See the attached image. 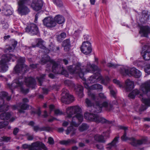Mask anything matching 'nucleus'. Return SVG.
<instances>
[{
	"label": "nucleus",
	"instance_id": "obj_4",
	"mask_svg": "<svg viewBox=\"0 0 150 150\" xmlns=\"http://www.w3.org/2000/svg\"><path fill=\"white\" fill-rule=\"evenodd\" d=\"M84 117L87 120L95 122L98 123L111 124L112 123V121L107 120L104 118L99 116L97 114L87 112L84 114Z\"/></svg>",
	"mask_w": 150,
	"mask_h": 150
},
{
	"label": "nucleus",
	"instance_id": "obj_60",
	"mask_svg": "<svg viewBox=\"0 0 150 150\" xmlns=\"http://www.w3.org/2000/svg\"><path fill=\"white\" fill-rule=\"evenodd\" d=\"M19 129L17 128H15L13 131V134L14 135H16L18 132Z\"/></svg>",
	"mask_w": 150,
	"mask_h": 150
},
{
	"label": "nucleus",
	"instance_id": "obj_36",
	"mask_svg": "<svg viewBox=\"0 0 150 150\" xmlns=\"http://www.w3.org/2000/svg\"><path fill=\"white\" fill-rule=\"evenodd\" d=\"M140 93V91L137 89H135L130 93L128 95V97L130 98H134L136 95Z\"/></svg>",
	"mask_w": 150,
	"mask_h": 150
},
{
	"label": "nucleus",
	"instance_id": "obj_37",
	"mask_svg": "<svg viewBox=\"0 0 150 150\" xmlns=\"http://www.w3.org/2000/svg\"><path fill=\"white\" fill-rule=\"evenodd\" d=\"M17 42L16 41H14V42L13 44H12L11 46L8 47V48L5 49V52H7L8 51L9 52H10L12 51L14 49L17 45Z\"/></svg>",
	"mask_w": 150,
	"mask_h": 150
},
{
	"label": "nucleus",
	"instance_id": "obj_19",
	"mask_svg": "<svg viewBox=\"0 0 150 150\" xmlns=\"http://www.w3.org/2000/svg\"><path fill=\"white\" fill-rule=\"evenodd\" d=\"M88 95L93 100H94L95 102V103L94 105L91 102V101L89 100L88 98H86V99L85 101L86 106L88 107H93V108L94 109L93 111L95 112L94 110H96V108L94 107V106L96 104V100L97 101H98V97H96L93 93H91V92L89 91H88Z\"/></svg>",
	"mask_w": 150,
	"mask_h": 150
},
{
	"label": "nucleus",
	"instance_id": "obj_57",
	"mask_svg": "<svg viewBox=\"0 0 150 150\" xmlns=\"http://www.w3.org/2000/svg\"><path fill=\"white\" fill-rule=\"evenodd\" d=\"M113 82L114 83L118 85L120 87H122V85L120 84V82L119 81L116 79H114L113 80Z\"/></svg>",
	"mask_w": 150,
	"mask_h": 150
},
{
	"label": "nucleus",
	"instance_id": "obj_55",
	"mask_svg": "<svg viewBox=\"0 0 150 150\" xmlns=\"http://www.w3.org/2000/svg\"><path fill=\"white\" fill-rule=\"evenodd\" d=\"M13 110H15L18 109L19 110V105L18 103L16 105H14L11 106Z\"/></svg>",
	"mask_w": 150,
	"mask_h": 150
},
{
	"label": "nucleus",
	"instance_id": "obj_64",
	"mask_svg": "<svg viewBox=\"0 0 150 150\" xmlns=\"http://www.w3.org/2000/svg\"><path fill=\"white\" fill-rule=\"evenodd\" d=\"M49 108L50 109V112L52 111L54 108V106L53 105H51L49 106Z\"/></svg>",
	"mask_w": 150,
	"mask_h": 150
},
{
	"label": "nucleus",
	"instance_id": "obj_43",
	"mask_svg": "<svg viewBox=\"0 0 150 150\" xmlns=\"http://www.w3.org/2000/svg\"><path fill=\"white\" fill-rule=\"evenodd\" d=\"M90 88L91 90L102 89L103 87L100 84H96L91 86Z\"/></svg>",
	"mask_w": 150,
	"mask_h": 150
},
{
	"label": "nucleus",
	"instance_id": "obj_13",
	"mask_svg": "<svg viewBox=\"0 0 150 150\" xmlns=\"http://www.w3.org/2000/svg\"><path fill=\"white\" fill-rule=\"evenodd\" d=\"M64 83L66 85L70 86L74 88L76 93L80 98H81L83 96V88L81 85L78 84L75 85L73 82L69 80H65L64 82Z\"/></svg>",
	"mask_w": 150,
	"mask_h": 150
},
{
	"label": "nucleus",
	"instance_id": "obj_15",
	"mask_svg": "<svg viewBox=\"0 0 150 150\" xmlns=\"http://www.w3.org/2000/svg\"><path fill=\"white\" fill-rule=\"evenodd\" d=\"M80 49L82 53L86 55L88 54L92 51L91 44L88 41H84L83 42Z\"/></svg>",
	"mask_w": 150,
	"mask_h": 150
},
{
	"label": "nucleus",
	"instance_id": "obj_21",
	"mask_svg": "<svg viewBox=\"0 0 150 150\" xmlns=\"http://www.w3.org/2000/svg\"><path fill=\"white\" fill-rule=\"evenodd\" d=\"M40 142H37L33 143L31 145L24 144L22 145L23 148L24 149H28L29 150H42L39 148Z\"/></svg>",
	"mask_w": 150,
	"mask_h": 150
},
{
	"label": "nucleus",
	"instance_id": "obj_28",
	"mask_svg": "<svg viewBox=\"0 0 150 150\" xmlns=\"http://www.w3.org/2000/svg\"><path fill=\"white\" fill-rule=\"evenodd\" d=\"M77 143V140L76 139L72 138L68 139L67 140H64L60 141V143L61 144L66 145H69Z\"/></svg>",
	"mask_w": 150,
	"mask_h": 150
},
{
	"label": "nucleus",
	"instance_id": "obj_18",
	"mask_svg": "<svg viewBox=\"0 0 150 150\" xmlns=\"http://www.w3.org/2000/svg\"><path fill=\"white\" fill-rule=\"evenodd\" d=\"M43 25L50 28H52L56 25L57 23L54 19L51 17L45 18L43 20Z\"/></svg>",
	"mask_w": 150,
	"mask_h": 150
},
{
	"label": "nucleus",
	"instance_id": "obj_39",
	"mask_svg": "<svg viewBox=\"0 0 150 150\" xmlns=\"http://www.w3.org/2000/svg\"><path fill=\"white\" fill-rule=\"evenodd\" d=\"M110 90V92L111 95L114 98L116 97L117 91L112 86H109L108 87Z\"/></svg>",
	"mask_w": 150,
	"mask_h": 150
},
{
	"label": "nucleus",
	"instance_id": "obj_63",
	"mask_svg": "<svg viewBox=\"0 0 150 150\" xmlns=\"http://www.w3.org/2000/svg\"><path fill=\"white\" fill-rule=\"evenodd\" d=\"M69 124V123L68 122L64 121L62 123V126L66 127Z\"/></svg>",
	"mask_w": 150,
	"mask_h": 150
},
{
	"label": "nucleus",
	"instance_id": "obj_20",
	"mask_svg": "<svg viewBox=\"0 0 150 150\" xmlns=\"http://www.w3.org/2000/svg\"><path fill=\"white\" fill-rule=\"evenodd\" d=\"M25 31L31 35L37 34L38 32V28L35 24L32 23L25 28Z\"/></svg>",
	"mask_w": 150,
	"mask_h": 150
},
{
	"label": "nucleus",
	"instance_id": "obj_31",
	"mask_svg": "<svg viewBox=\"0 0 150 150\" xmlns=\"http://www.w3.org/2000/svg\"><path fill=\"white\" fill-rule=\"evenodd\" d=\"M19 105V112L20 113H24V110L28 109L29 108V105L25 103H20Z\"/></svg>",
	"mask_w": 150,
	"mask_h": 150
},
{
	"label": "nucleus",
	"instance_id": "obj_16",
	"mask_svg": "<svg viewBox=\"0 0 150 150\" xmlns=\"http://www.w3.org/2000/svg\"><path fill=\"white\" fill-rule=\"evenodd\" d=\"M8 95V93L4 91L0 92V112L7 111L8 109V106L4 105V100L3 98L6 97Z\"/></svg>",
	"mask_w": 150,
	"mask_h": 150
},
{
	"label": "nucleus",
	"instance_id": "obj_47",
	"mask_svg": "<svg viewBox=\"0 0 150 150\" xmlns=\"http://www.w3.org/2000/svg\"><path fill=\"white\" fill-rule=\"evenodd\" d=\"M8 123L7 121H3L0 122V129L5 128L8 125Z\"/></svg>",
	"mask_w": 150,
	"mask_h": 150
},
{
	"label": "nucleus",
	"instance_id": "obj_17",
	"mask_svg": "<svg viewBox=\"0 0 150 150\" xmlns=\"http://www.w3.org/2000/svg\"><path fill=\"white\" fill-rule=\"evenodd\" d=\"M141 54L144 60H150V45L149 44H147L144 45L142 48Z\"/></svg>",
	"mask_w": 150,
	"mask_h": 150
},
{
	"label": "nucleus",
	"instance_id": "obj_38",
	"mask_svg": "<svg viewBox=\"0 0 150 150\" xmlns=\"http://www.w3.org/2000/svg\"><path fill=\"white\" fill-rule=\"evenodd\" d=\"M93 138L89 135H87L86 138L83 139V142L85 143L91 144H93V142L92 141Z\"/></svg>",
	"mask_w": 150,
	"mask_h": 150
},
{
	"label": "nucleus",
	"instance_id": "obj_53",
	"mask_svg": "<svg viewBox=\"0 0 150 150\" xmlns=\"http://www.w3.org/2000/svg\"><path fill=\"white\" fill-rule=\"evenodd\" d=\"M54 113L57 115H60L63 114L62 112L59 109L55 110L54 111Z\"/></svg>",
	"mask_w": 150,
	"mask_h": 150
},
{
	"label": "nucleus",
	"instance_id": "obj_50",
	"mask_svg": "<svg viewBox=\"0 0 150 150\" xmlns=\"http://www.w3.org/2000/svg\"><path fill=\"white\" fill-rule=\"evenodd\" d=\"M40 147L41 148L44 150H48L47 148L45 146V145L42 142H40L39 146V148H40Z\"/></svg>",
	"mask_w": 150,
	"mask_h": 150
},
{
	"label": "nucleus",
	"instance_id": "obj_42",
	"mask_svg": "<svg viewBox=\"0 0 150 150\" xmlns=\"http://www.w3.org/2000/svg\"><path fill=\"white\" fill-rule=\"evenodd\" d=\"M2 13L6 16H9L11 15L13 12L10 9H7L6 8H4L2 10Z\"/></svg>",
	"mask_w": 150,
	"mask_h": 150
},
{
	"label": "nucleus",
	"instance_id": "obj_26",
	"mask_svg": "<svg viewBox=\"0 0 150 150\" xmlns=\"http://www.w3.org/2000/svg\"><path fill=\"white\" fill-rule=\"evenodd\" d=\"M43 40L41 39H38V42L37 45H33L32 47H35L36 46L39 47L40 48L44 50V52L46 53H49L50 51V50L47 49L45 46L43 45Z\"/></svg>",
	"mask_w": 150,
	"mask_h": 150
},
{
	"label": "nucleus",
	"instance_id": "obj_56",
	"mask_svg": "<svg viewBox=\"0 0 150 150\" xmlns=\"http://www.w3.org/2000/svg\"><path fill=\"white\" fill-rule=\"evenodd\" d=\"M107 66L110 67L115 68L117 67V65L112 63H108L107 64Z\"/></svg>",
	"mask_w": 150,
	"mask_h": 150
},
{
	"label": "nucleus",
	"instance_id": "obj_32",
	"mask_svg": "<svg viewBox=\"0 0 150 150\" xmlns=\"http://www.w3.org/2000/svg\"><path fill=\"white\" fill-rule=\"evenodd\" d=\"M55 21L59 24H61L64 23L65 19L62 16L58 15L56 16L54 18Z\"/></svg>",
	"mask_w": 150,
	"mask_h": 150
},
{
	"label": "nucleus",
	"instance_id": "obj_7",
	"mask_svg": "<svg viewBox=\"0 0 150 150\" xmlns=\"http://www.w3.org/2000/svg\"><path fill=\"white\" fill-rule=\"evenodd\" d=\"M121 128L125 130L124 134L121 137V139L122 141H126L128 140H129L131 141L130 143L132 145L135 146H137L138 145L145 144L146 143V140L145 139H143L140 140H137L133 137H128L126 136L127 132L126 130L127 129V128L122 126Z\"/></svg>",
	"mask_w": 150,
	"mask_h": 150
},
{
	"label": "nucleus",
	"instance_id": "obj_30",
	"mask_svg": "<svg viewBox=\"0 0 150 150\" xmlns=\"http://www.w3.org/2000/svg\"><path fill=\"white\" fill-rule=\"evenodd\" d=\"M62 46L64 47V50L65 51H68L71 47L70 42L69 39L64 40L62 42Z\"/></svg>",
	"mask_w": 150,
	"mask_h": 150
},
{
	"label": "nucleus",
	"instance_id": "obj_3",
	"mask_svg": "<svg viewBox=\"0 0 150 150\" xmlns=\"http://www.w3.org/2000/svg\"><path fill=\"white\" fill-rule=\"evenodd\" d=\"M49 62L51 64H52V71L56 74L64 75L66 77H67L68 75L64 69L63 67H61L58 65V64L53 59H51L50 57L47 54L44 55L41 60V63L42 64H44L47 62Z\"/></svg>",
	"mask_w": 150,
	"mask_h": 150
},
{
	"label": "nucleus",
	"instance_id": "obj_9",
	"mask_svg": "<svg viewBox=\"0 0 150 150\" xmlns=\"http://www.w3.org/2000/svg\"><path fill=\"white\" fill-rule=\"evenodd\" d=\"M100 100L98 99V101L96 100V104L94 107L96 108V110H94L95 112L99 113L101 112L102 108L108 111H109L113 109V106L109 101H105L102 104L100 103Z\"/></svg>",
	"mask_w": 150,
	"mask_h": 150
},
{
	"label": "nucleus",
	"instance_id": "obj_34",
	"mask_svg": "<svg viewBox=\"0 0 150 150\" xmlns=\"http://www.w3.org/2000/svg\"><path fill=\"white\" fill-rule=\"evenodd\" d=\"M94 140L97 142L104 143L105 141L103 137L101 135L96 134L94 136Z\"/></svg>",
	"mask_w": 150,
	"mask_h": 150
},
{
	"label": "nucleus",
	"instance_id": "obj_25",
	"mask_svg": "<svg viewBox=\"0 0 150 150\" xmlns=\"http://www.w3.org/2000/svg\"><path fill=\"white\" fill-rule=\"evenodd\" d=\"M119 138V137H116L111 143L108 144L107 145L106 148L108 150H112L113 149L116 148V144L118 142Z\"/></svg>",
	"mask_w": 150,
	"mask_h": 150
},
{
	"label": "nucleus",
	"instance_id": "obj_41",
	"mask_svg": "<svg viewBox=\"0 0 150 150\" xmlns=\"http://www.w3.org/2000/svg\"><path fill=\"white\" fill-rule=\"evenodd\" d=\"M89 126L86 124L83 123L79 127V130L80 132H83L88 129Z\"/></svg>",
	"mask_w": 150,
	"mask_h": 150
},
{
	"label": "nucleus",
	"instance_id": "obj_10",
	"mask_svg": "<svg viewBox=\"0 0 150 150\" xmlns=\"http://www.w3.org/2000/svg\"><path fill=\"white\" fill-rule=\"evenodd\" d=\"M23 81L21 79H16L14 80L10 84H8V86L11 89L19 88H20L21 91L23 93H26L29 92L28 89H25L23 86Z\"/></svg>",
	"mask_w": 150,
	"mask_h": 150
},
{
	"label": "nucleus",
	"instance_id": "obj_58",
	"mask_svg": "<svg viewBox=\"0 0 150 150\" xmlns=\"http://www.w3.org/2000/svg\"><path fill=\"white\" fill-rule=\"evenodd\" d=\"M2 26L5 29H7L8 27V25L7 23H2Z\"/></svg>",
	"mask_w": 150,
	"mask_h": 150
},
{
	"label": "nucleus",
	"instance_id": "obj_2",
	"mask_svg": "<svg viewBox=\"0 0 150 150\" xmlns=\"http://www.w3.org/2000/svg\"><path fill=\"white\" fill-rule=\"evenodd\" d=\"M66 112L69 118L71 117L73 115H75L72 118L71 123V125L77 127L83 121V117L82 113V110L79 106L67 108L66 109Z\"/></svg>",
	"mask_w": 150,
	"mask_h": 150
},
{
	"label": "nucleus",
	"instance_id": "obj_62",
	"mask_svg": "<svg viewBox=\"0 0 150 150\" xmlns=\"http://www.w3.org/2000/svg\"><path fill=\"white\" fill-rule=\"evenodd\" d=\"M43 93L45 94H47L48 92V90L46 88H42Z\"/></svg>",
	"mask_w": 150,
	"mask_h": 150
},
{
	"label": "nucleus",
	"instance_id": "obj_61",
	"mask_svg": "<svg viewBox=\"0 0 150 150\" xmlns=\"http://www.w3.org/2000/svg\"><path fill=\"white\" fill-rule=\"evenodd\" d=\"M84 85L85 87L88 90H91L90 87L91 86H90L87 83H84Z\"/></svg>",
	"mask_w": 150,
	"mask_h": 150
},
{
	"label": "nucleus",
	"instance_id": "obj_59",
	"mask_svg": "<svg viewBox=\"0 0 150 150\" xmlns=\"http://www.w3.org/2000/svg\"><path fill=\"white\" fill-rule=\"evenodd\" d=\"M33 135H28L27 136V139L28 140H32L33 139Z\"/></svg>",
	"mask_w": 150,
	"mask_h": 150
},
{
	"label": "nucleus",
	"instance_id": "obj_40",
	"mask_svg": "<svg viewBox=\"0 0 150 150\" xmlns=\"http://www.w3.org/2000/svg\"><path fill=\"white\" fill-rule=\"evenodd\" d=\"M33 129L34 131L36 132L38 131H46L47 130V129L46 127H40L38 126H35L33 127Z\"/></svg>",
	"mask_w": 150,
	"mask_h": 150
},
{
	"label": "nucleus",
	"instance_id": "obj_29",
	"mask_svg": "<svg viewBox=\"0 0 150 150\" xmlns=\"http://www.w3.org/2000/svg\"><path fill=\"white\" fill-rule=\"evenodd\" d=\"M126 88L127 91L132 90L134 88V83L133 81L129 79L127 80L125 82Z\"/></svg>",
	"mask_w": 150,
	"mask_h": 150
},
{
	"label": "nucleus",
	"instance_id": "obj_46",
	"mask_svg": "<svg viewBox=\"0 0 150 150\" xmlns=\"http://www.w3.org/2000/svg\"><path fill=\"white\" fill-rule=\"evenodd\" d=\"M53 3L57 6L61 7L63 6V3L61 0H52Z\"/></svg>",
	"mask_w": 150,
	"mask_h": 150
},
{
	"label": "nucleus",
	"instance_id": "obj_52",
	"mask_svg": "<svg viewBox=\"0 0 150 150\" xmlns=\"http://www.w3.org/2000/svg\"><path fill=\"white\" fill-rule=\"evenodd\" d=\"M99 96L103 100H106V97L104 94L103 93H100L99 94Z\"/></svg>",
	"mask_w": 150,
	"mask_h": 150
},
{
	"label": "nucleus",
	"instance_id": "obj_11",
	"mask_svg": "<svg viewBox=\"0 0 150 150\" xmlns=\"http://www.w3.org/2000/svg\"><path fill=\"white\" fill-rule=\"evenodd\" d=\"M140 90L144 93L150 92V81L142 84L140 87ZM142 101L145 105L150 106V98H142Z\"/></svg>",
	"mask_w": 150,
	"mask_h": 150
},
{
	"label": "nucleus",
	"instance_id": "obj_14",
	"mask_svg": "<svg viewBox=\"0 0 150 150\" xmlns=\"http://www.w3.org/2000/svg\"><path fill=\"white\" fill-rule=\"evenodd\" d=\"M62 95L61 100L63 103L69 104L74 100L73 96L69 94V91L66 88L62 89Z\"/></svg>",
	"mask_w": 150,
	"mask_h": 150
},
{
	"label": "nucleus",
	"instance_id": "obj_24",
	"mask_svg": "<svg viewBox=\"0 0 150 150\" xmlns=\"http://www.w3.org/2000/svg\"><path fill=\"white\" fill-rule=\"evenodd\" d=\"M139 20L142 23H144L149 19L150 13L148 11H143L140 15Z\"/></svg>",
	"mask_w": 150,
	"mask_h": 150
},
{
	"label": "nucleus",
	"instance_id": "obj_6",
	"mask_svg": "<svg viewBox=\"0 0 150 150\" xmlns=\"http://www.w3.org/2000/svg\"><path fill=\"white\" fill-rule=\"evenodd\" d=\"M30 3V0H19L18 2V13L21 16L28 14L30 10L26 5L29 4Z\"/></svg>",
	"mask_w": 150,
	"mask_h": 150
},
{
	"label": "nucleus",
	"instance_id": "obj_49",
	"mask_svg": "<svg viewBox=\"0 0 150 150\" xmlns=\"http://www.w3.org/2000/svg\"><path fill=\"white\" fill-rule=\"evenodd\" d=\"M10 139L9 137H1L0 138V141L1 142L2 141L8 142L10 140Z\"/></svg>",
	"mask_w": 150,
	"mask_h": 150
},
{
	"label": "nucleus",
	"instance_id": "obj_51",
	"mask_svg": "<svg viewBox=\"0 0 150 150\" xmlns=\"http://www.w3.org/2000/svg\"><path fill=\"white\" fill-rule=\"evenodd\" d=\"M96 148L100 150H103L104 148L103 146L100 144H97L96 145Z\"/></svg>",
	"mask_w": 150,
	"mask_h": 150
},
{
	"label": "nucleus",
	"instance_id": "obj_44",
	"mask_svg": "<svg viewBox=\"0 0 150 150\" xmlns=\"http://www.w3.org/2000/svg\"><path fill=\"white\" fill-rule=\"evenodd\" d=\"M66 37V34L65 32L62 33L60 34L57 36V39L58 41H60Z\"/></svg>",
	"mask_w": 150,
	"mask_h": 150
},
{
	"label": "nucleus",
	"instance_id": "obj_22",
	"mask_svg": "<svg viewBox=\"0 0 150 150\" xmlns=\"http://www.w3.org/2000/svg\"><path fill=\"white\" fill-rule=\"evenodd\" d=\"M42 1L41 0H33L31 7L34 10L38 11L40 10L42 6Z\"/></svg>",
	"mask_w": 150,
	"mask_h": 150
},
{
	"label": "nucleus",
	"instance_id": "obj_33",
	"mask_svg": "<svg viewBox=\"0 0 150 150\" xmlns=\"http://www.w3.org/2000/svg\"><path fill=\"white\" fill-rule=\"evenodd\" d=\"M71 125V126L68 127L67 129L66 130V134L68 135L70 133H71V136H73L75 134L76 132V129L74 128Z\"/></svg>",
	"mask_w": 150,
	"mask_h": 150
},
{
	"label": "nucleus",
	"instance_id": "obj_23",
	"mask_svg": "<svg viewBox=\"0 0 150 150\" xmlns=\"http://www.w3.org/2000/svg\"><path fill=\"white\" fill-rule=\"evenodd\" d=\"M139 33L142 36L147 37L150 34V27L147 25L142 26L140 28Z\"/></svg>",
	"mask_w": 150,
	"mask_h": 150
},
{
	"label": "nucleus",
	"instance_id": "obj_54",
	"mask_svg": "<svg viewBox=\"0 0 150 150\" xmlns=\"http://www.w3.org/2000/svg\"><path fill=\"white\" fill-rule=\"evenodd\" d=\"M49 143L50 144H52L54 143V141L53 139L51 137H50L48 139Z\"/></svg>",
	"mask_w": 150,
	"mask_h": 150
},
{
	"label": "nucleus",
	"instance_id": "obj_27",
	"mask_svg": "<svg viewBox=\"0 0 150 150\" xmlns=\"http://www.w3.org/2000/svg\"><path fill=\"white\" fill-rule=\"evenodd\" d=\"M25 81L27 86L29 87L33 88L36 84L35 79L31 77L25 78Z\"/></svg>",
	"mask_w": 150,
	"mask_h": 150
},
{
	"label": "nucleus",
	"instance_id": "obj_45",
	"mask_svg": "<svg viewBox=\"0 0 150 150\" xmlns=\"http://www.w3.org/2000/svg\"><path fill=\"white\" fill-rule=\"evenodd\" d=\"M45 74H42L40 75V77H37V79L39 82L40 85L41 86L42 84V82L44 79L45 76Z\"/></svg>",
	"mask_w": 150,
	"mask_h": 150
},
{
	"label": "nucleus",
	"instance_id": "obj_12",
	"mask_svg": "<svg viewBox=\"0 0 150 150\" xmlns=\"http://www.w3.org/2000/svg\"><path fill=\"white\" fill-rule=\"evenodd\" d=\"M25 60V58L24 57H20L18 59V64L14 68L16 73L23 74L27 70L28 67L23 64Z\"/></svg>",
	"mask_w": 150,
	"mask_h": 150
},
{
	"label": "nucleus",
	"instance_id": "obj_1",
	"mask_svg": "<svg viewBox=\"0 0 150 150\" xmlns=\"http://www.w3.org/2000/svg\"><path fill=\"white\" fill-rule=\"evenodd\" d=\"M68 69L71 73L78 74L80 78L83 79H84L83 76L85 73L89 72L93 73L96 71V73L89 78L88 80V83H93L102 80V83L107 85L109 80V78L108 77L104 79H102V76L100 73V69L96 65L93 64H91L90 62H88L85 68L84 67L81 66L80 64L77 63L69 67Z\"/></svg>",
	"mask_w": 150,
	"mask_h": 150
},
{
	"label": "nucleus",
	"instance_id": "obj_5",
	"mask_svg": "<svg viewBox=\"0 0 150 150\" xmlns=\"http://www.w3.org/2000/svg\"><path fill=\"white\" fill-rule=\"evenodd\" d=\"M16 58V57L13 54H8L2 55L1 60L0 61V72L4 73L8 69L6 63L11 59L13 62Z\"/></svg>",
	"mask_w": 150,
	"mask_h": 150
},
{
	"label": "nucleus",
	"instance_id": "obj_48",
	"mask_svg": "<svg viewBox=\"0 0 150 150\" xmlns=\"http://www.w3.org/2000/svg\"><path fill=\"white\" fill-rule=\"evenodd\" d=\"M144 71L146 73L150 74V64H147L146 66Z\"/></svg>",
	"mask_w": 150,
	"mask_h": 150
},
{
	"label": "nucleus",
	"instance_id": "obj_8",
	"mask_svg": "<svg viewBox=\"0 0 150 150\" xmlns=\"http://www.w3.org/2000/svg\"><path fill=\"white\" fill-rule=\"evenodd\" d=\"M120 72L123 75L132 76L136 78L140 77L141 75L140 71L135 68H132L129 70L128 68L123 67L121 68Z\"/></svg>",
	"mask_w": 150,
	"mask_h": 150
},
{
	"label": "nucleus",
	"instance_id": "obj_35",
	"mask_svg": "<svg viewBox=\"0 0 150 150\" xmlns=\"http://www.w3.org/2000/svg\"><path fill=\"white\" fill-rule=\"evenodd\" d=\"M11 115L9 112L3 113L1 114L0 117L3 120H8L11 117Z\"/></svg>",
	"mask_w": 150,
	"mask_h": 150
}]
</instances>
